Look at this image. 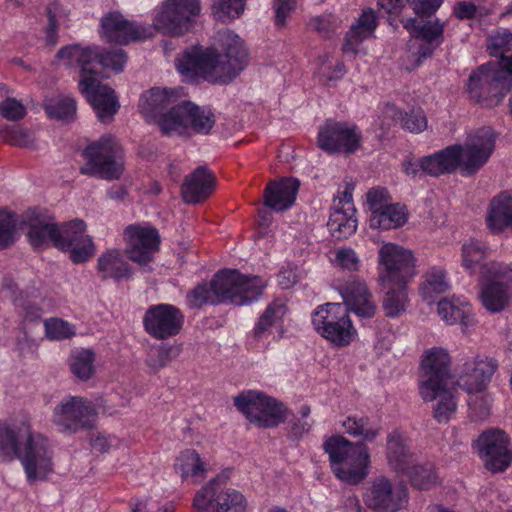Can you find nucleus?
Instances as JSON below:
<instances>
[{"label": "nucleus", "instance_id": "nucleus-1", "mask_svg": "<svg viewBox=\"0 0 512 512\" xmlns=\"http://www.w3.org/2000/svg\"><path fill=\"white\" fill-rule=\"evenodd\" d=\"M58 60L67 67L80 69L79 89L92 105L98 119L109 122L119 109V102L108 85L101 83L102 69L115 72L123 70L127 57L123 50L102 51L99 47H82L78 44L62 47Z\"/></svg>", "mask_w": 512, "mask_h": 512}, {"label": "nucleus", "instance_id": "nucleus-2", "mask_svg": "<svg viewBox=\"0 0 512 512\" xmlns=\"http://www.w3.org/2000/svg\"><path fill=\"white\" fill-rule=\"evenodd\" d=\"M216 48L193 47L176 59L178 72L188 78L198 77L211 83H227L235 78L246 66L247 50L241 38L230 30L219 31Z\"/></svg>", "mask_w": 512, "mask_h": 512}, {"label": "nucleus", "instance_id": "nucleus-3", "mask_svg": "<svg viewBox=\"0 0 512 512\" xmlns=\"http://www.w3.org/2000/svg\"><path fill=\"white\" fill-rule=\"evenodd\" d=\"M0 457L19 459L30 484L43 481L53 471V452L42 434L32 431L24 414L0 420Z\"/></svg>", "mask_w": 512, "mask_h": 512}, {"label": "nucleus", "instance_id": "nucleus-4", "mask_svg": "<svg viewBox=\"0 0 512 512\" xmlns=\"http://www.w3.org/2000/svg\"><path fill=\"white\" fill-rule=\"evenodd\" d=\"M490 53L499 61L482 65L470 75L468 92L477 102L497 104L512 88V33L498 29L489 36Z\"/></svg>", "mask_w": 512, "mask_h": 512}, {"label": "nucleus", "instance_id": "nucleus-5", "mask_svg": "<svg viewBox=\"0 0 512 512\" xmlns=\"http://www.w3.org/2000/svg\"><path fill=\"white\" fill-rule=\"evenodd\" d=\"M378 277L385 290L383 309L388 317H397L408 306L407 283L415 276L413 253L394 243L379 249Z\"/></svg>", "mask_w": 512, "mask_h": 512}, {"label": "nucleus", "instance_id": "nucleus-6", "mask_svg": "<svg viewBox=\"0 0 512 512\" xmlns=\"http://www.w3.org/2000/svg\"><path fill=\"white\" fill-rule=\"evenodd\" d=\"M265 287L258 276H245L237 270H222L209 283H202L186 296L190 308L206 304L229 302L238 306L248 304L261 295Z\"/></svg>", "mask_w": 512, "mask_h": 512}, {"label": "nucleus", "instance_id": "nucleus-7", "mask_svg": "<svg viewBox=\"0 0 512 512\" xmlns=\"http://www.w3.org/2000/svg\"><path fill=\"white\" fill-rule=\"evenodd\" d=\"M85 231L86 224L82 220L57 224L53 219L43 217L30 222L27 237L34 248L52 245L70 252V259L79 264L86 262L95 252L94 243Z\"/></svg>", "mask_w": 512, "mask_h": 512}, {"label": "nucleus", "instance_id": "nucleus-8", "mask_svg": "<svg viewBox=\"0 0 512 512\" xmlns=\"http://www.w3.org/2000/svg\"><path fill=\"white\" fill-rule=\"evenodd\" d=\"M331 469L341 481L350 485L362 482L369 474L370 453L363 443H353L343 436H331L323 443Z\"/></svg>", "mask_w": 512, "mask_h": 512}, {"label": "nucleus", "instance_id": "nucleus-9", "mask_svg": "<svg viewBox=\"0 0 512 512\" xmlns=\"http://www.w3.org/2000/svg\"><path fill=\"white\" fill-rule=\"evenodd\" d=\"M83 156L86 160L80 167L83 175L117 180L124 172L122 149L111 135H104L92 142L84 149Z\"/></svg>", "mask_w": 512, "mask_h": 512}, {"label": "nucleus", "instance_id": "nucleus-10", "mask_svg": "<svg viewBox=\"0 0 512 512\" xmlns=\"http://www.w3.org/2000/svg\"><path fill=\"white\" fill-rule=\"evenodd\" d=\"M215 122L210 108L184 100L160 118L159 127L168 136L184 135L189 129L198 134H208Z\"/></svg>", "mask_w": 512, "mask_h": 512}, {"label": "nucleus", "instance_id": "nucleus-11", "mask_svg": "<svg viewBox=\"0 0 512 512\" xmlns=\"http://www.w3.org/2000/svg\"><path fill=\"white\" fill-rule=\"evenodd\" d=\"M97 417L98 411L92 401L68 395L55 405L51 421L61 433L72 435L94 428Z\"/></svg>", "mask_w": 512, "mask_h": 512}, {"label": "nucleus", "instance_id": "nucleus-12", "mask_svg": "<svg viewBox=\"0 0 512 512\" xmlns=\"http://www.w3.org/2000/svg\"><path fill=\"white\" fill-rule=\"evenodd\" d=\"M482 280L483 306L493 313L502 311L512 300V265L491 261L484 267Z\"/></svg>", "mask_w": 512, "mask_h": 512}, {"label": "nucleus", "instance_id": "nucleus-13", "mask_svg": "<svg viewBox=\"0 0 512 512\" xmlns=\"http://www.w3.org/2000/svg\"><path fill=\"white\" fill-rule=\"evenodd\" d=\"M192 506L196 512H246L247 502L242 493L216 477L197 491Z\"/></svg>", "mask_w": 512, "mask_h": 512}, {"label": "nucleus", "instance_id": "nucleus-14", "mask_svg": "<svg viewBox=\"0 0 512 512\" xmlns=\"http://www.w3.org/2000/svg\"><path fill=\"white\" fill-rule=\"evenodd\" d=\"M450 356L441 347L426 350L421 359L419 393L423 400L433 401L435 396L447 384Z\"/></svg>", "mask_w": 512, "mask_h": 512}, {"label": "nucleus", "instance_id": "nucleus-15", "mask_svg": "<svg viewBox=\"0 0 512 512\" xmlns=\"http://www.w3.org/2000/svg\"><path fill=\"white\" fill-rule=\"evenodd\" d=\"M473 446L485 468L493 473L505 471L512 462L510 438L501 429L483 431Z\"/></svg>", "mask_w": 512, "mask_h": 512}, {"label": "nucleus", "instance_id": "nucleus-16", "mask_svg": "<svg viewBox=\"0 0 512 512\" xmlns=\"http://www.w3.org/2000/svg\"><path fill=\"white\" fill-rule=\"evenodd\" d=\"M496 136L489 127H482L468 134L463 145L459 147V167L466 174H474L480 170L491 157L495 149Z\"/></svg>", "mask_w": 512, "mask_h": 512}, {"label": "nucleus", "instance_id": "nucleus-17", "mask_svg": "<svg viewBox=\"0 0 512 512\" xmlns=\"http://www.w3.org/2000/svg\"><path fill=\"white\" fill-rule=\"evenodd\" d=\"M199 12V0H167L153 23L162 33L179 36L189 29L192 18Z\"/></svg>", "mask_w": 512, "mask_h": 512}, {"label": "nucleus", "instance_id": "nucleus-18", "mask_svg": "<svg viewBox=\"0 0 512 512\" xmlns=\"http://www.w3.org/2000/svg\"><path fill=\"white\" fill-rule=\"evenodd\" d=\"M361 132L355 125L327 120L320 126L317 143L327 153H354L361 142Z\"/></svg>", "mask_w": 512, "mask_h": 512}, {"label": "nucleus", "instance_id": "nucleus-19", "mask_svg": "<svg viewBox=\"0 0 512 512\" xmlns=\"http://www.w3.org/2000/svg\"><path fill=\"white\" fill-rule=\"evenodd\" d=\"M364 502L376 512H397L408 501L407 489L403 485H394L385 476L372 479L363 496Z\"/></svg>", "mask_w": 512, "mask_h": 512}, {"label": "nucleus", "instance_id": "nucleus-20", "mask_svg": "<svg viewBox=\"0 0 512 512\" xmlns=\"http://www.w3.org/2000/svg\"><path fill=\"white\" fill-rule=\"evenodd\" d=\"M123 236L125 252L132 262L146 266L153 261L160 244L157 229L149 224H133L125 228Z\"/></svg>", "mask_w": 512, "mask_h": 512}, {"label": "nucleus", "instance_id": "nucleus-21", "mask_svg": "<svg viewBox=\"0 0 512 512\" xmlns=\"http://www.w3.org/2000/svg\"><path fill=\"white\" fill-rule=\"evenodd\" d=\"M183 324V313L172 304L160 303L151 305L143 316L145 331L157 340L176 336L181 331Z\"/></svg>", "mask_w": 512, "mask_h": 512}, {"label": "nucleus", "instance_id": "nucleus-22", "mask_svg": "<svg viewBox=\"0 0 512 512\" xmlns=\"http://www.w3.org/2000/svg\"><path fill=\"white\" fill-rule=\"evenodd\" d=\"M181 92V88H152L141 97L139 108L145 117L155 119L159 125L163 115L181 104Z\"/></svg>", "mask_w": 512, "mask_h": 512}, {"label": "nucleus", "instance_id": "nucleus-23", "mask_svg": "<svg viewBox=\"0 0 512 512\" xmlns=\"http://www.w3.org/2000/svg\"><path fill=\"white\" fill-rule=\"evenodd\" d=\"M287 313L286 303L281 299L272 301L256 322L253 334L258 340L278 341L284 334L283 319Z\"/></svg>", "mask_w": 512, "mask_h": 512}, {"label": "nucleus", "instance_id": "nucleus-24", "mask_svg": "<svg viewBox=\"0 0 512 512\" xmlns=\"http://www.w3.org/2000/svg\"><path fill=\"white\" fill-rule=\"evenodd\" d=\"M340 293L347 311L350 310L363 318H369L374 315L376 306L372 294L364 281L360 279L349 280L340 289Z\"/></svg>", "mask_w": 512, "mask_h": 512}, {"label": "nucleus", "instance_id": "nucleus-25", "mask_svg": "<svg viewBox=\"0 0 512 512\" xmlns=\"http://www.w3.org/2000/svg\"><path fill=\"white\" fill-rule=\"evenodd\" d=\"M485 222L493 234L512 230V191H502L490 200Z\"/></svg>", "mask_w": 512, "mask_h": 512}, {"label": "nucleus", "instance_id": "nucleus-26", "mask_svg": "<svg viewBox=\"0 0 512 512\" xmlns=\"http://www.w3.org/2000/svg\"><path fill=\"white\" fill-rule=\"evenodd\" d=\"M101 36L108 42L127 44L141 37V30L118 12H109L101 19Z\"/></svg>", "mask_w": 512, "mask_h": 512}, {"label": "nucleus", "instance_id": "nucleus-27", "mask_svg": "<svg viewBox=\"0 0 512 512\" xmlns=\"http://www.w3.org/2000/svg\"><path fill=\"white\" fill-rule=\"evenodd\" d=\"M464 366L459 385L469 394L481 392L497 369V363L489 358L469 361Z\"/></svg>", "mask_w": 512, "mask_h": 512}, {"label": "nucleus", "instance_id": "nucleus-28", "mask_svg": "<svg viewBox=\"0 0 512 512\" xmlns=\"http://www.w3.org/2000/svg\"><path fill=\"white\" fill-rule=\"evenodd\" d=\"M215 175L206 167H197L185 178L181 191L186 203L195 204L208 198L214 190Z\"/></svg>", "mask_w": 512, "mask_h": 512}, {"label": "nucleus", "instance_id": "nucleus-29", "mask_svg": "<svg viewBox=\"0 0 512 512\" xmlns=\"http://www.w3.org/2000/svg\"><path fill=\"white\" fill-rule=\"evenodd\" d=\"M378 25L375 11L368 8L362 11L359 18L346 33L342 50L344 54H359L362 52L361 43L370 38Z\"/></svg>", "mask_w": 512, "mask_h": 512}, {"label": "nucleus", "instance_id": "nucleus-30", "mask_svg": "<svg viewBox=\"0 0 512 512\" xmlns=\"http://www.w3.org/2000/svg\"><path fill=\"white\" fill-rule=\"evenodd\" d=\"M299 185L295 178H282L268 183L264 190L265 206L277 212L289 209L296 199Z\"/></svg>", "mask_w": 512, "mask_h": 512}, {"label": "nucleus", "instance_id": "nucleus-31", "mask_svg": "<svg viewBox=\"0 0 512 512\" xmlns=\"http://www.w3.org/2000/svg\"><path fill=\"white\" fill-rule=\"evenodd\" d=\"M96 270L101 279L119 282L132 276V268L118 249H108L98 260Z\"/></svg>", "mask_w": 512, "mask_h": 512}, {"label": "nucleus", "instance_id": "nucleus-32", "mask_svg": "<svg viewBox=\"0 0 512 512\" xmlns=\"http://www.w3.org/2000/svg\"><path fill=\"white\" fill-rule=\"evenodd\" d=\"M386 458L389 467L398 474L408 472L415 463L414 454L410 451L405 438L397 431L387 437Z\"/></svg>", "mask_w": 512, "mask_h": 512}, {"label": "nucleus", "instance_id": "nucleus-33", "mask_svg": "<svg viewBox=\"0 0 512 512\" xmlns=\"http://www.w3.org/2000/svg\"><path fill=\"white\" fill-rule=\"evenodd\" d=\"M459 147L449 146L420 160L421 171L431 176L452 173L459 167Z\"/></svg>", "mask_w": 512, "mask_h": 512}, {"label": "nucleus", "instance_id": "nucleus-34", "mask_svg": "<svg viewBox=\"0 0 512 512\" xmlns=\"http://www.w3.org/2000/svg\"><path fill=\"white\" fill-rule=\"evenodd\" d=\"M174 470L182 481L191 480L192 483H199L206 478L208 464L197 451L186 449L175 459Z\"/></svg>", "mask_w": 512, "mask_h": 512}, {"label": "nucleus", "instance_id": "nucleus-35", "mask_svg": "<svg viewBox=\"0 0 512 512\" xmlns=\"http://www.w3.org/2000/svg\"><path fill=\"white\" fill-rule=\"evenodd\" d=\"M489 247L486 243L469 239L461 246V266L470 275L480 274L483 277L484 267L490 262L485 263V259L489 256Z\"/></svg>", "mask_w": 512, "mask_h": 512}, {"label": "nucleus", "instance_id": "nucleus-36", "mask_svg": "<svg viewBox=\"0 0 512 512\" xmlns=\"http://www.w3.org/2000/svg\"><path fill=\"white\" fill-rule=\"evenodd\" d=\"M347 311L344 305L339 303H327L320 305L312 314V324L314 329L324 338L336 339L332 329L334 324H337L342 315Z\"/></svg>", "mask_w": 512, "mask_h": 512}, {"label": "nucleus", "instance_id": "nucleus-37", "mask_svg": "<svg viewBox=\"0 0 512 512\" xmlns=\"http://www.w3.org/2000/svg\"><path fill=\"white\" fill-rule=\"evenodd\" d=\"M347 311L344 305L339 303H327L320 305L312 314V324L314 329L324 338L336 339L332 329L334 324H337L342 315Z\"/></svg>", "mask_w": 512, "mask_h": 512}, {"label": "nucleus", "instance_id": "nucleus-38", "mask_svg": "<svg viewBox=\"0 0 512 512\" xmlns=\"http://www.w3.org/2000/svg\"><path fill=\"white\" fill-rule=\"evenodd\" d=\"M438 314L448 325L470 324L471 305L462 298H443L438 302Z\"/></svg>", "mask_w": 512, "mask_h": 512}, {"label": "nucleus", "instance_id": "nucleus-39", "mask_svg": "<svg viewBox=\"0 0 512 512\" xmlns=\"http://www.w3.org/2000/svg\"><path fill=\"white\" fill-rule=\"evenodd\" d=\"M408 220V211L405 205L391 203L385 209L370 216L369 224L372 229L391 230L403 226Z\"/></svg>", "mask_w": 512, "mask_h": 512}, {"label": "nucleus", "instance_id": "nucleus-40", "mask_svg": "<svg viewBox=\"0 0 512 512\" xmlns=\"http://www.w3.org/2000/svg\"><path fill=\"white\" fill-rule=\"evenodd\" d=\"M414 38L419 58L429 57L443 42V25L437 20L424 22Z\"/></svg>", "mask_w": 512, "mask_h": 512}, {"label": "nucleus", "instance_id": "nucleus-41", "mask_svg": "<svg viewBox=\"0 0 512 512\" xmlns=\"http://www.w3.org/2000/svg\"><path fill=\"white\" fill-rule=\"evenodd\" d=\"M327 226L332 236L337 239L350 237L357 229L356 210L350 213L348 209L332 206Z\"/></svg>", "mask_w": 512, "mask_h": 512}, {"label": "nucleus", "instance_id": "nucleus-42", "mask_svg": "<svg viewBox=\"0 0 512 512\" xmlns=\"http://www.w3.org/2000/svg\"><path fill=\"white\" fill-rule=\"evenodd\" d=\"M265 395L262 392L255 390H248L240 393L234 398V405L236 408L245 415V417L258 427H262V421L258 418L264 409Z\"/></svg>", "mask_w": 512, "mask_h": 512}, {"label": "nucleus", "instance_id": "nucleus-43", "mask_svg": "<svg viewBox=\"0 0 512 512\" xmlns=\"http://www.w3.org/2000/svg\"><path fill=\"white\" fill-rule=\"evenodd\" d=\"M450 289V282L447 272L442 267H431L423 276L419 292L423 299L432 301L436 295L447 292Z\"/></svg>", "mask_w": 512, "mask_h": 512}, {"label": "nucleus", "instance_id": "nucleus-44", "mask_svg": "<svg viewBox=\"0 0 512 512\" xmlns=\"http://www.w3.org/2000/svg\"><path fill=\"white\" fill-rule=\"evenodd\" d=\"M69 366L72 374L79 380L87 381L95 372V353L86 348L71 351Z\"/></svg>", "mask_w": 512, "mask_h": 512}, {"label": "nucleus", "instance_id": "nucleus-45", "mask_svg": "<svg viewBox=\"0 0 512 512\" xmlns=\"http://www.w3.org/2000/svg\"><path fill=\"white\" fill-rule=\"evenodd\" d=\"M342 427L345 433L366 442H373L380 434V427L372 424L368 417L349 416Z\"/></svg>", "mask_w": 512, "mask_h": 512}, {"label": "nucleus", "instance_id": "nucleus-46", "mask_svg": "<svg viewBox=\"0 0 512 512\" xmlns=\"http://www.w3.org/2000/svg\"><path fill=\"white\" fill-rule=\"evenodd\" d=\"M410 479L412 486L420 490H428L438 483V475L432 463H414L408 472L403 473Z\"/></svg>", "mask_w": 512, "mask_h": 512}, {"label": "nucleus", "instance_id": "nucleus-47", "mask_svg": "<svg viewBox=\"0 0 512 512\" xmlns=\"http://www.w3.org/2000/svg\"><path fill=\"white\" fill-rule=\"evenodd\" d=\"M45 112L52 119L71 120L76 114V103L73 98L58 96L45 103Z\"/></svg>", "mask_w": 512, "mask_h": 512}, {"label": "nucleus", "instance_id": "nucleus-48", "mask_svg": "<svg viewBox=\"0 0 512 512\" xmlns=\"http://www.w3.org/2000/svg\"><path fill=\"white\" fill-rule=\"evenodd\" d=\"M263 412L259 418L262 421V427H275L286 419L287 408L283 403L265 395Z\"/></svg>", "mask_w": 512, "mask_h": 512}, {"label": "nucleus", "instance_id": "nucleus-49", "mask_svg": "<svg viewBox=\"0 0 512 512\" xmlns=\"http://www.w3.org/2000/svg\"><path fill=\"white\" fill-rule=\"evenodd\" d=\"M18 216L7 209H0V250L11 246L17 239Z\"/></svg>", "mask_w": 512, "mask_h": 512}, {"label": "nucleus", "instance_id": "nucleus-50", "mask_svg": "<svg viewBox=\"0 0 512 512\" xmlns=\"http://www.w3.org/2000/svg\"><path fill=\"white\" fill-rule=\"evenodd\" d=\"M245 3L246 0H214L212 12L217 20L226 22L241 16Z\"/></svg>", "mask_w": 512, "mask_h": 512}, {"label": "nucleus", "instance_id": "nucleus-51", "mask_svg": "<svg viewBox=\"0 0 512 512\" xmlns=\"http://www.w3.org/2000/svg\"><path fill=\"white\" fill-rule=\"evenodd\" d=\"M0 140L17 147H30L34 138L32 133L18 125L0 126Z\"/></svg>", "mask_w": 512, "mask_h": 512}, {"label": "nucleus", "instance_id": "nucleus-52", "mask_svg": "<svg viewBox=\"0 0 512 512\" xmlns=\"http://www.w3.org/2000/svg\"><path fill=\"white\" fill-rule=\"evenodd\" d=\"M439 398V402L434 408V417L438 422H447L455 413L457 403L451 390L447 388V384L442 385L441 390L435 396Z\"/></svg>", "mask_w": 512, "mask_h": 512}, {"label": "nucleus", "instance_id": "nucleus-53", "mask_svg": "<svg viewBox=\"0 0 512 512\" xmlns=\"http://www.w3.org/2000/svg\"><path fill=\"white\" fill-rule=\"evenodd\" d=\"M335 335L334 338H326L333 345L338 347H343L349 345L356 335V330L354 329L351 320L347 311L342 315V317L337 320V324L332 326L330 329Z\"/></svg>", "mask_w": 512, "mask_h": 512}, {"label": "nucleus", "instance_id": "nucleus-54", "mask_svg": "<svg viewBox=\"0 0 512 512\" xmlns=\"http://www.w3.org/2000/svg\"><path fill=\"white\" fill-rule=\"evenodd\" d=\"M3 287L10 294L14 301L15 307L26 320L33 321L40 318V309L35 304L15 295L17 286L12 280H5Z\"/></svg>", "mask_w": 512, "mask_h": 512}, {"label": "nucleus", "instance_id": "nucleus-55", "mask_svg": "<svg viewBox=\"0 0 512 512\" xmlns=\"http://www.w3.org/2000/svg\"><path fill=\"white\" fill-rule=\"evenodd\" d=\"M492 398L488 394H470L468 400L469 418L471 421L480 422L486 420L490 415Z\"/></svg>", "mask_w": 512, "mask_h": 512}, {"label": "nucleus", "instance_id": "nucleus-56", "mask_svg": "<svg viewBox=\"0 0 512 512\" xmlns=\"http://www.w3.org/2000/svg\"><path fill=\"white\" fill-rule=\"evenodd\" d=\"M45 335L50 340L61 341L75 335V328L69 322L59 318L44 321Z\"/></svg>", "mask_w": 512, "mask_h": 512}, {"label": "nucleus", "instance_id": "nucleus-57", "mask_svg": "<svg viewBox=\"0 0 512 512\" xmlns=\"http://www.w3.org/2000/svg\"><path fill=\"white\" fill-rule=\"evenodd\" d=\"M366 201L371 212L370 216H374L376 212L389 206L392 203V198L386 188L373 187L367 192Z\"/></svg>", "mask_w": 512, "mask_h": 512}, {"label": "nucleus", "instance_id": "nucleus-58", "mask_svg": "<svg viewBox=\"0 0 512 512\" xmlns=\"http://www.w3.org/2000/svg\"><path fill=\"white\" fill-rule=\"evenodd\" d=\"M333 262L338 267L348 271H357L360 267V259L351 248L337 249L334 252Z\"/></svg>", "mask_w": 512, "mask_h": 512}, {"label": "nucleus", "instance_id": "nucleus-59", "mask_svg": "<svg viewBox=\"0 0 512 512\" xmlns=\"http://www.w3.org/2000/svg\"><path fill=\"white\" fill-rule=\"evenodd\" d=\"M453 13L458 19L464 20L486 16L489 10L471 1H461L455 4Z\"/></svg>", "mask_w": 512, "mask_h": 512}, {"label": "nucleus", "instance_id": "nucleus-60", "mask_svg": "<svg viewBox=\"0 0 512 512\" xmlns=\"http://www.w3.org/2000/svg\"><path fill=\"white\" fill-rule=\"evenodd\" d=\"M400 123L404 129L412 133H421L427 128V118L420 109L403 114Z\"/></svg>", "mask_w": 512, "mask_h": 512}, {"label": "nucleus", "instance_id": "nucleus-61", "mask_svg": "<svg viewBox=\"0 0 512 512\" xmlns=\"http://www.w3.org/2000/svg\"><path fill=\"white\" fill-rule=\"evenodd\" d=\"M172 347L160 346L151 349L147 357V365L154 371L165 367L172 359Z\"/></svg>", "mask_w": 512, "mask_h": 512}, {"label": "nucleus", "instance_id": "nucleus-62", "mask_svg": "<svg viewBox=\"0 0 512 512\" xmlns=\"http://www.w3.org/2000/svg\"><path fill=\"white\" fill-rule=\"evenodd\" d=\"M0 115L7 120L17 121L26 115V109L21 102L8 97L0 102Z\"/></svg>", "mask_w": 512, "mask_h": 512}, {"label": "nucleus", "instance_id": "nucleus-63", "mask_svg": "<svg viewBox=\"0 0 512 512\" xmlns=\"http://www.w3.org/2000/svg\"><path fill=\"white\" fill-rule=\"evenodd\" d=\"M345 72V66L342 62H332L328 55L321 59L319 73L326 80L332 81L340 79L344 76Z\"/></svg>", "mask_w": 512, "mask_h": 512}, {"label": "nucleus", "instance_id": "nucleus-64", "mask_svg": "<svg viewBox=\"0 0 512 512\" xmlns=\"http://www.w3.org/2000/svg\"><path fill=\"white\" fill-rule=\"evenodd\" d=\"M341 20L334 14H324L314 18L311 26L317 30L322 36L328 37L340 25Z\"/></svg>", "mask_w": 512, "mask_h": 512}]
</instances>
